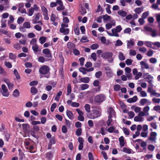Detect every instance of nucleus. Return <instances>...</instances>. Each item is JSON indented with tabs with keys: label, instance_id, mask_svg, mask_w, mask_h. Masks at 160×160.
Here are the masks:
<instances>
[{
	"label": "nucleus",
	"instance_id": "obj_1",
	"mask_svg": "<svg viewBox=\"0 0 160 160\" xmlns=\"http://www.w3.org/2000/svg\"><path fill=\"white\" fill-rule=\"evenodd\" d=\"M101 113L100 111L97 110H93L90 113L87 114V117L90 119H95L100 117Z\"/></svg>",
	"mask_w": 160,
	"mask_h": 160
},
{
	"label": "nucleus",
	"instance_id": "obj_2",
	"mask_svg": "<svg viewBox=\"0 0 160 160\" xmlns=\"http://www.w3.org/2000/svg\"><path fill=\"white\" fill-rule=\"evenodd\" d=\"M113 55V54L111 52H106L102 53L101 57L104 59L109 58L108 61L110 62H112L113 60L112 58Z\"/></svg>",
	"mask_w": 160,
	"mask_h": 160
},
{
	"label": "nucleus",
	"instance_id": "obj_3",
	"mask_svg": "<svg viewBox=\"0 0 160 160\" xmlns=\"http://www.w3.org/2000/svg\"><path fill=\"white\" fill-rule=\"evenodd\" d=\"M106 98L105 95L103 94H99L96 95L94 98V100L97 103H100L104 101Z\"/></svg>",
	"mask_w": 160,
	"mask_h": 160
},
{
	"label": "nucleus",
	"instance_id": "obj_4",
	"mask_svg": "<svg viewBox=\"0 0 160 160\" xmlns=\"http://www.w3.org/2000/svg\"><path fill=\"white\" fill-rule=\"evenodd\" d=\"M39 9V7L36 4H34L33 7H31L29 9L28 12V15L29 16H31L33 14L34 11H38Z\"/></svg>",
	"mask_w": 160,
	"mask_h": 160
},
{
	"label": "nucleus",
	"instance_id": "obj_5",
	"mask_svg": "<svg viewBox=\"0 0 160 160\" xmlns=\"http://www.w3.org/2000/svg\"><path fill=\"white\" fill-rule=\"evenodd\" d=\"M50 69L46 65H44L41 67L39 69L40 73L42 75L48 73Z\"/></svg>",
	"mask_w": 160,
	"mask_h": 160
},
{
	"label": "nucleus",
	"instance_id": "obj_6",
	"mask_svg": "<svg viewBox=\"0 0 160 160\" xmlns=\"http://www.w3.org/2000/svg\"><path fill=\"white\" fill-rule=\"evenodd\" d=\"M1 88L2 90L1 91V92L2 95L4 97H8L9 93L8 92V90L6 86L4 84L2 85L1 86Z\"/></svg>",
	"mask_w": 160,
	"mask_h": 160
},
{
	"label": "nucleus",
	"instance_id": "obj_7",
	"mask_svg": "<svg viewBox=\"0 0 160 160\" xmlns=\"http://www.w3.org/2000/svg\"><path fill=\"white\" fill-rule=\"evenodd\" d=\"M76 111L79 115L78 117V120L81 121H83L84 120V118L83 116L84 114V112H83L79 108L76 109Z\"/></svg>",
	"mask_w": 160,
	"mask_h": 160
},
{
	"label": "nucleus",
	"instance_id": "obj_8",
	"mask_svg": "<svg viewBox=\"0 0 160 160\" xmlns=\"http://www.w3.org/2000/svg\"><path fill=\"white\" fill-rule=\"evenodd\" d=\"M144 28L146 31L151 32L152 33L151 35L152 37H154L157 36V32L155 29H153L148 26L145 27Z\"/></svg>",
	"mask_w": 160,
	"mask_h": 160
},
{
	"label": "nucleus",
	"instance_id": "obj_9",
	"mask_svg": "<svg viewBox=\"0 0 160 160\" xmlns=\"http://www.w3.org/2000/svg\"><path fill=\"white\" fill-rule=\"evenodd\" d=\"M144 116L143 114L140 112L138 114V116H135L134 118V121L136 122H141L143 121L144 120V118L142 117Z\"/></svg>",
	"mask_w": 160,
	"mask_h": 160
},
{
	"label": "nucleus",
	"instance_id": "obj_10",
	"mask_svg": "<svg viewBox=\"0 0 160 160\" xmlns=\"http://www.w3.org/2000/svg\"><path fill=\"white\" fill-rule=\"evenodd\" d=\"M157 135V134L156 132H151L150 133V136L148 139L151 141L155 142Z\"/></svg>",
	"mask_w": 160,
	"mask_h": 160
},
{
	"label": "nucleus",
	"instance_id": "obj_11",
	"mask_svg": "<svg viewBox=\"0 0 160 160\" xmlns=\"http://www.w3.org/2000/svg\"><path fill=\"white\" fill-rule=\"evenodd\" d=\"M150 108L149 106H146L143 108L142 111L141 112H140L144 116H148L149 115L148 112L150 110Z\"/></svg>",
	"mask_w": 160,
	"mask_h": 160
},
{
	"label": "nucleus",
	"instance_id": "obj_12",
	"mask_svg": "<svg viewBox=\"0 0 160 160\" xmlns=\"http://www.w3.org/2000/svg\"><path fill=\"white\" fill-rule=\"evenodd\" d=\"M116 25V22L114 20H112L109 23H106V28L107 29L109 30L112 28V26H115Z\"/></svg>",
	"mask_w": 160,
	"mask_h": 160
},
{
	"label": "nucleus",
	"instance_id": "obj_13",
	"mask_svg": "<svg viewBox=\"0 0 160 160\" xmlns=\"http://www.w3.org/2000/svg\"><path fill=\"white\" fill-rule=\"evenodd\" d=\"M112 33L109 32L108 31H107V32L108 35L111 36H115L118 37L119 35L118 34V32L116 30L115 28H113L111 30Z\"/></svg>",
	"mask_w": 160,
	"mask_h": 160
},
{
	"label": "nucleus",
	"instance_id": "obj_14",
	"mask_svg": "<svg viewBox=\"0 0 160 160\" xmlns=\"http://www.w3.org/2000/svg\"><path fill=\"white\" fill-rule=\"evenodd\" d=\"M41 14L39 12L37 13L33 16V19L32 20V23L33 24H36L38 23V21L39 19Z\"/></svg>",
	"mask_w": 160,
	"mask_h": 160
},
{
	"label": "nucleus",
	"instance_id": "obj_15",
	"mask_svg": "<svg viewBox=\"0 0 160 160\" xmlns=\"http://www.w3.org/2000/svg\"><path fill=\"white\" fill-rule=\"evenodd\" d=\"M140 103L141 105L144 106L145 104L150 105L151 102L146 98H142L140 101Z\"/></svg>",
	"mask_w": 160,
	"mask_h": 160
},
{
	"label": "nucleus",
	"instance_id": "obj_16",
	"mask_svg": "<svg viewBox=\"0 0 160 160\" xmlns=\"http://www.w3.org/2000/svg\"><path fill=\"white\" fill-rule=\"evenodd\" d=\"M127 48H132L134 45V42L133 39H130L129 40H127Z\"/></svg>",
	"mask_w": 160,
	"mask_h": 160
},
{
	"label": "nucleus",
	"instance_id": "obj_17",
	"mask_svg": "<svg viewBox=\"0 0 160 160\" xmlns=\"http://www.w3.org/2000/svg\"><path fill=\"white\" fill-rule=\"evenodd\" d=\"M56 142V140L54 137H52L49 141L48 145V148L50 149L52 148V144H54Z\"/></svg>",
	"mask_w": 160,
	"mask_h": 160
},
{
	"label": "nucleus",
	"instance_id": "obj_18",
	"mask_svg": "<svg viewBox=\"0 0 160 160\" xmlns=\"http://www.w3.org/2000/svg\"><path fill=\"white\" fill-rule=\"evenodd\" d=\"M42 52L46 55L48 58H51L52 55L49 49L48 48H45L43 50Z\"/></svg>",
	"mask_w": 160,
	"mask_h": 160
},
{
	"label": "nucleus",
	"instance_id": "obj_19",
	"mask_svg": "<svg viewBox=\"0 0 160 160\" xmlns=\"http://www.w3.org/2000/svg\"><path fill=\"white\" fill-rule=\"evenodd\" d=\"M60 32L61 33H63L64 35H68L69 32V28H60L59 29Z\"/></svg>",
	"mask_w": 160,
	"mask_h": 160
},
{
	"label": "nucleus",
	"instance_id": "obj_20",
	"mask_svg": "<svg viewBox=\"0 0 160 160\" xmlns=\"http://www.w3.org/2000/svg\"><path fill=\"white\" fill-rule=\"evenodd\" d=\"M4 81L6 83L9 89L12 88L13 87V84L11 83L8 79L5 78L4 79Z\"/></svg>",
	"mask_w": 160,
	"mask_h": 160
},
{
	"label": "nucleus",
	"instance_id": "obj_21",
	"mask_svg": "<svg viewBox=\"0 0 160 160\" xmlns=\"http://www.w3.org/2000/svg\"><path fill=\"white\" fill-rule=\"evenodd\" d=\"M67 47L69 50H71L75 48V45L72 42H69L67 44Z\"/></svg>",
	"mask_w": 160,
	"mask_h": 160
},
{
	"label": "nucleus",
	"instance_id": "obj_22",
	"mask_svg": "<svg viewBox=\"0 0 160 160\" xmlns=\"http://www.w3.org/2000/svg\"><path fill=\"white\" fill-rule=\"evenodd\" d=\"M108 112L109 114V116L112 117L113 116H114L115 112L114 110L111 108H108Z\"/></svg>",
	"mask_w": 160,
	"mask_h": 160
},
{
	"label": "nucleus",
	"instance_id": "obj_23",
	"mask_svg": "<svg viewBox=\"0 0 160 160\" xmlns=\"http://www.w3.org/2000/svg\"><path fill=\"white\" fill-rule=\"evenodd\" d=\"M137 99L138 98L137 96H135L132 98H129L128 99L127 101L128 102L130 103H132L136 102Z\"/></svg>",
	"mask_w": 160,
	"mask_h": 160
},
{
	"label": "nucleus",
	"instance_id": "obj_24",
	"mask_svg": "<svg viewBox=\"0 0 160 160\" xmlns=\"http://www.w3.org/2000/svg\"><path fill=\"white\" fill-rule=\"evenodd\" d=\"M108 131L110 133L115 132L117 133H119L118 130L115 129V128L113 127H111L108 128Z\"/></svg>",
	"mask_w": 160,
	"mask_h": 160
},
{
	"label": "nucleus",
	"instance_id": "obj_25",
	"mask_svg": "<svg viewBox=\"0 0 160 160\" xmlns=\"http://www.w3.org/2000/svg\"><path fill=\"white\" fill-rule=\"evenodd\" d=\"M66 114L68 118L71 120H72L74 118V116L72 112L67 110L66 111Z\"/></svg>",
	"mask_w": 160,
	"mask_h": 160
},
{
	"label": "nucleus",
	"instance_id": "obj_26",
	"mask_svg": "<svg viewBox=\"0 0 160 160\" xmlns=\"http://www.w3.org/2000/svg\"><path fill=\"white\" fill-rule=\"evenodd\" d=\"M131 108L132 109L134 110V112L136 113H139L141 111V108L140 107H136L135 106H132L131 107Z\"/></svg>",
	"mask_w": 160,
	"mask_h": 160
},
{
	"label": "nucleus",
	"instance_id": "obj_27",
	"mask_svg": "<svg viewBox=\"0 0 160 160\" xmlns=\"http://www.w3.org/2000/svg\"><path fill=\"white\" fill-rule=\"evenodd\" d=\"M118 13L120 16L123 17H125L127 15V12L122 10L118 11Z\"/></svg>",
	"mask_w": 160,
	"mask_h": 160
},
{
	"label": "nucleus",
	"instance_id": "obj_28",
	"mask_svg": "<svg viewBox=\"0 0 160 160\" xmlns=\"http://www.w3.org/2000/svg\"><path fill=\"white\" fill-rule=\"evenodd\" d=\"M144 44L148 48H151L153 49H155L152 47V45H153V42L149 41H146L144 42Z\"/></svg>",
	"mask_w": 160,
	"mask_h": 160
},
{
	"label": "nucleus",
	"instance_id": "obj_29",
	"mask_svg": "<svg viewBox=\"0 0 160 160\" xmlns=\"http://www.w3.org/2000/svg\"><path fill=\"white\" fill-rule=\"evenodd\" d=\"M80 80L81 82L85 83H88L90 81L89 78L88 77L81 78L80 79Z\"/></svg>",
	"mask_w": 160,
	"mask_h": 160
},
{
	"label": "nucleus",
	"instance_id": "obj_30",
	"mask_svg": "<svg viewBox=\"0 0 160 160\" xmlns=\"http://www.w3.org/2000/svg\"><path fill=\"white\" fill-rule=\"evenodd\" d=\"M119 140L120 142V146L122 147L124 146L125 145V142L123 137V136L120 137L119 138Z\"/></svg>",
	"mask_w": 160,
	"mask_h": 160
},
{
	"label": "nucleus",
	"instance_id": "obj_31",
	"mask_svg": "<svg viewBox=\"0 0 160 160\" xmlns=\"http://www.w3.org/2000/svg\"><path fill=\"white\" fill-rule=\"evenodd\" d=\"M80 86L82 90H84L88 89L89 88V86L88 84H81Z\"/></svg>",
	"mask_w": 160,
	"mask_h": 160
},
{
	"label": "nucleus",
	"instance_id": "obj_32",
	"mask_svg": "<svg viewBox=\"0 0 160 160\" xmlns=\"http://www.w3.org/2000/svg\"><path fill=\"white\" fill-rule=\"evenodd\" d=\"M118 58L120 61H123L125 59V57L122 52H119Z\"/></svg>",
	"mask_w": 160,
	"mask_h": 160
},
{
	"label": "nucleus",
	"instance_id": "obj_33",
	"mask_svg": "<svg viewBox=\"0 0 160 160\" xmlns=\"http://www.w3.org/2000/svg\"><path fill=\"white\" fill-rule=\"evenodd\" d=\"M84 108L88 113H90V105L88 104H86L84 106Z\"/></svg>",
	"mask_w": 160,
	"mask_h": 160
},
{
	"label": "nucleus",
	"instance_id": "obj_34",
	"mask_svg": "<svg viewBox=\"0 0 160 160\" xmlns=\"http://www.w3.org/2000/svg\"><path fill=\"white\" fill-rule=\"evenodd\" d=\"M38 91L35 87L33 86L31 88V92L32 94H34L38 92Z\"/></svg>",
	"mask_w": 160,
	"mask_h": 160
},
{
	"label": "nucleus",
	"instance_id": "obj_35",
	"mask_svg": "<svg viewBox=\"0 0 160 160\" xmlns=\"http://www.w3.org/2000/svg\"><path fill=\"white\" fill-rule=\"evenodd\" d=\"M62 92L61 91H59L57 94L56 97L55 98V100L57 101H59L60 98V96L61 95Z\"/></svg>",
	"mask_w": 160,
	"mask_h": 160
},
{
	"label": "nucleus",
	"instance_id": "obj_36",
	"mask_svg": "<svg viewBox=\"0 0 160 160\" xmlns=\"http://www.w3.org/2000/svg\"><path fill=\"white\" fill-rule=\"evenodd\" d=\"M72 91L71 86L70 84H68L67 86V95H69Z\"/></svg>",
	"mask_w": 160,
	"mask_h": 160
},
{
	"label": "nucleus",
	"instance_id": "obj_37",
	"mask_svg": "<svg viewBox=\"0 0 160 160\" xmlns=\"http://www.w3.org/2000/svg\"><path fill=\"white\" fill-rule=\"evenodd\" d=\"M23 26L26 28H31L30 23L28 22H25L23 24Z\"/></svg>",
	"mask_w": 160,
	"mask_h": 160
},
{
	"label": "nucleus",
	"instance_id": "obj_38",
	"mask_svg": "<svg viewBox=\"0 0 160 160\" xmlns=\"http://www.w3.org/2000/svg\"><path fill=\"white\" fill-rule=\"evenodd\" d=\"M146 75H147L148 76L147 78L148 79V83H150L152 82V79L153 78V77L151 75H148V73H146Z\"/></svg>",
	"mask_w": 160,
	"mask_h": 160
},
{
	"label": "nucleus",
	"instance_id": "obj_39",
	"mask_svg": "<svg viewBox=\"0 0 160 160\" xmlns=\"http://www.w3.org/2000/svg\"><path fill=\"white\" fill-rule=\"evenodd\" d=\"M32 49L34 52H37L38 51L39 48L37 44L32 46Z\"/></svg>",
	"mask_w": 160,
	"mask_h": 160
},
{
	"label": "nucleus",
	"instance_id": "obj_40",
	"mask_svg": "<svg viewBox=\"0 0 160 160\" xmlns=\"http://www.w3.org/2000/svg\"><path fill=\"white\" fill-rule=\"evenodd\" d=\"M109 148V147L108 145H107L104 147L103 145L102 144H101L99 146V148L100 149L102 150H108Z\"/></svg>",
	"mask_w": 160,
	"mask_h": 160
},
{
	"label": "nucleus",
	"instance_id": "obj_41",
	"mask_svg": "<svg viewBox=\"0 0 160 160\" xmlns=\"http://www.w3.org/2000/svg\"><path fill=\"white\" fill-rule=\"evenodd\" d=\"M89 93H90L89 91H88L85 92H81L79 95V98H81L87 95Z\"/></svg>",
	"mask_w": 160,
	"mask_h": 160
},
{
	"label": "nucleus",
	"instance_id": "obj_42",
	"mask_svg": "<svg viewBox=\"0 0 160 160\" xmlns=\"http://www.w3.org/2000/svg\"><path fill=\"white\" fill-rule=\"evenodd\" d=\"M82 132V129L81 128H78L76 131V134L78 136H80Z\"/></svg>",
	"mask_w": 160,
	"mask_h": 160
},
{
	"label": "nucleus",
	"instance_id": "obj_43",
	"mask_svg": "<svg viewBox=\"0 0 160 160\" xmlns=\"http://www.w3.org/2000/svg\"><path fill=\"white\" fill-rule=\"evenodd\" d=\"M150 63L152 64H155L157 63V59L154 58H152L149 60Z\"/></svg>",
	"mask_w": 160,
	"mask_h": 160
},
{
	"label": "nucleus",
	"instance_id": "obj_44",
	"mask_svg": "<svg viewBox=\"0 0 160 160\" xmlns=\"http://www.w3.org/2000/svg\"><path fill=\"white\" fill-rule=\"evenodd\" d=\"M19 95V92L17 89H16L13 92V95L14 97H18Z\"/></svg>",
	"mask_w": 160,
	"mask_h": 160
},
{
	"label": "nucleus",
	"instance_id": "obj_45",
	"mask_svg": "<svg viewBox=\"0 0 160 160\" xmlns=\"http://www.w3.org/2000/svg\"><path fill=\"white\" fill-rule=\"evenodd\" d=\"M114 90L116 91H119L121 88V87L119 85L116 84L114 87Z\"/></svg>",
	"mask_w": 160,
	"mask_h": 160
},
{
	"label": "nucleus",
	"instance_id": "obj_46",
	"mask_svg": "<svg viewBox=\"0 0 160 160\" xmlns=\"http://www.w3.org/2000/svg\"><path fill=\"white\" fill-rule=\"evenodd\" d=\"M123 151L125 152L130 154L131 153V150L129 148H128L126 147H124L123 149Z\"/></svg>",
	"mask_w": 160,
	"mask_h": 160
},
{
	"label": "nucleus",
	"instance_id": "obj_47",
	"mask_svg": "<svg viewBox=\"0 0 160 160\" xmlns=\"http://www.w3.org/2000/svg\"><path fill=\"white\" fill-rule=\"evenodd\" d=\"M143 11V8H136L134 10L135 12L137 14H139Z\"/></svg>",
	"mask_w": 160,
	"mask_h": 160
},
{
	"label": "nucleus",
	"instance_id": "obj_48",
	"mask_svg": "<svg viewBox=\"0 0 160 160\" xmlns=\"http://www.w3.org/2000/svg\"><path fill=\"white\" fill-rule=\"evenodd\" d=\"M156 19L158 23V26L160 27V14H157L156 15Z\"/></svg>",
	"mask_w": 160,
	"mask_h": 160
},
{
	"label": "nucleus",
	"instance_id": "obj_49",
	"mask_svg": "<svg viewBox=\"0 0 160 160\" xmlns=\"http://www.w3.org/2000/svg\"><path fill=\"white\" fill-rule=\"evenodd\" d=\"M86 68L82 67L81 68L79 69L80 72H82L83 74H85L87 73V71L86 70Z\"/></svg>",
	"mask_w": 160,
	"mask_h": 160
},
{
	"label": "nucleus",
	"instance_id": "obj_50",
	"mask_svg": "<svg viewBox=\"0 0 160 160\" xmlns=\"http://www.w3.org/2000/svg\"><path fill=\"white\" fill-rule=\"evenodd\" d=\"M1 31L4 34L6 35L9 38L11 37L10 34L7 31L4 29H2Z\"/></svg>",
	"mask_w": 160,
	"mask_h": 160
},
{
	"label": "nucleus",
	"instance_id": "obj_51",
	"mask_svg": "<svg viewBox=\"0 0 160 160\" xmlns=\"http://www.w3.org/2000/svg\"><path fill=\"white\" fill-rule=\"evenodd\" d=\"M127 113L128 114L129 118L131 119L133 118L135 116L134 112L132 111L128 112H127Z\"/></svg>",
	"mask_w": 160,
	"mask_h": 160
},
{
	"label": "nucleus",
	"instance_id": "obj_52",
	"mask_svg": "<svg viewBox=\"0 0 160 160\" xmlns=\"http://www.w3.org/2000/svg\"><path fill=\"white\" fill-rule=\"evenodd\" d=\"M39 40L40 41V43L43 44L46 42V38L44 37H42L39 38Z\"/></svg>",
	"mask_w": 160,
	"mask_h": 160
},
{
	"label": "nucleus",
	"instance_id": "obj_53",
	"mask_svg": "<svg viewBox=\"0 0 160 160\" xmlns=\"http://www.w3.org/2000/svg\"><path fill=\"white\" fill-rule=\"evenodd\" d=\"M18 11L22 13H26V9L22 8L21 7H20L18 8Z\"/></svg>",
	"mask_w": 160,
	"mask_h": 160
},
{
	"label": "nucleus",
	"instance_id": "obj_54",
	"mask_svg": "<svg viewBox=\"0 0 160 160\" xmlns=\"http://www.w3.org/2000/svg\"><path fill=\"white\" fill-rule=\"evenodd\" d=\"M111 7V6L109 4H108L106 8V10L107 13L109 14H110L111 13V12L110 10V8Z\"/></svg>",
	"mask_w": 160,
	"mask_h": 160
},
{
	"label": "nucleus",
	"instance_id": "obj_55",
	"mask_svg": "<svg viewBox=\"0 0 160 160\" xmlns=\"http://www.w3.org/2000/svg\"><path fill=\"white\" fill-rule=\"evenodd\" d=\"M131 31V29L130 28H126L123 31L124 33L128 34H130Z\"/></svg>",
	"mask_w": 160,
	"mask_h": 160
},
{
	"label": "nucleus",
	"instance_id": "obj_56",
	"mask_svg": "<svg viewBox=\"0 0 160 160\" xmlns=\"http://www.w3.org/2000/svg\"><path fill=\"white\" fill-rule=\"evenodd\" d=\"M153 52L154 51L153 50L151 49L149 50L148 51L146 55L148 57H151L153 55Z\"/></svg>",
	"mask_w": 160,
	"mask_h": 160
},
{
	"label": "nucleus",
	"instance_id": "obj_57",
	"mask_svg": "<svg viewBox=\"0 0 160 160\" xmlns=\"http://www.w3.org/2000/svg\"><path fill=\"white\" fill-rule=\"evenodd\" d=\"M123 44V42L122 41L119 40L118 39L116 41V43L115 44V46H120Z\"/></svg>",
	"mask_w": 160,
	"mask_h": 160
},
{
	"label": "nucleus",
	"instance_id": "obj_58",
	"mask_svg": "<svg viewBox=\"0 0 160 160\" xmlns=\"http://www.w3.org/2000/svg\"><path fill=\"white\" fill-rule=\"evenodd\" d=\"M24 18L22 17H20L17 20V23L20 24H21L24 21Z\"/></svg>",
	"mask_w": 160,
	"mask_h": 160
},
{
	"label": "nucleus",
	"instance_id": "obj_59",
	"mask_svg": "<svg viewBox=\"0 0 160 160\" xmlns=\"http://www.w3.org/2000/svg\"><path fill=\"white\" fill-rule=\"evenodd\" d=\"M13 47L15 49L17 50L21 48L20 44L18 42L16 43L13 45Z\"/></svg>",
	"mask_w": 160,
	"mask_h": 160
},
{
	"label": "nucleus",
	"instance_id": "obj_60",
	"mask_svg": "<svg viewBox=\"0 0 160 160\" xmlns=\"http://www.w3.org/2000/svg\"><path fill=\"white\" fill-rule=\"evenodd\" d=\"M132 62L133 60L129 59H127L125 61L126 64L128 66L131 65Z\"/></svg>",
	"mask_w": 160,
	"mask_h": 160
},
{
	"label": "nucleus",
	"instance_id": "obj_61",
	"mask_svg": "<svg viewBox=\"0 0 160 160\" xmlns=\"http://www.w3.org/2000/svg\"><path fill=\"white\" fill-rule=\"evenodd\" d=\"M81 14L82 15H84L86 13V11L84 7L83 6H81V9L80 10Z\"/></svg>",
	"mask_w": 160,
	"mask_h": 160
},
{
	"label": "nucleus",
	"instance_id": "obj_62",
	"mask_svg": "<svg viewBox=\"0 0 160 160\" xmlns=\"http://www.w3.org/2000/svg\"><path fill=\"white\" fill-rule=\"evenodd\" d=\"M151 8L155 10L158 9L159 10H160V8H158V5L157 3L153 4L151 6Z\"/></svg>",
	"mask_w": 160,
	"mask_h": 160
},
{
	"label": "nucleus",
	"instance_id": "obj_63",
	"mask_svg": "<svg viewBox=\"0 0 160 160\" xmlns=\"http://www.w3.org/2000/svg\"><path fill=\"white\" fill-rule=\"evenodd\" d=\"M14 74L15 75L16 78L17 79H19L20 78V76L19 75V74L16 69H15L14 70Z\"/></svg>",
	"mask_w": 160,
	"mask_h": 160
},
{
	"label": "nucleus",
	"instance_id": "obj_64",
	"mask_svg": "<svg viewBox=\"0 0 160 160\" xmlns=\"http://www.w3.org/2000/svg\"><path fill=\"white\" fill-rule=\"evenodd\" d=\"M142 75V73L141 72H138L136 75L135 78L136 80H138L140 78Z\"/></svg>",
	"mask_w": 160,
	"mask_h": 160
}]
</instances>
